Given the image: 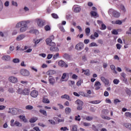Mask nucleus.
Instances as JSON below:
<instances>
[{
    "label": "nucleus",
    "instance_id": "29",
    "mask_svg": "<svg viewBox=\"0 0 131 131\" xmlns=\"http://www.w3.org/2000/svg\"><path fill=\"white\" fill-rule=\"evenodd\" d=\"M37 120V117H33L30 119V122L31 123H34Z\"/></svg>",
    "mask_w": 131,
    "mask_h": 131
},
{
    "label": "nucleus",
    "instance_id": "64",
    "mask_svg": "<svg viewBox=\"0 0 131 131\" xmlns=\"http://www.w3.org/2000/svg\"><path fill=\"white\" fill-rule=\"evenodd\" d=\"M5 109H6V106L0 105V110H5Z\"/></svg>",
    "mask_w": 131,
    "mask_h": 131
},
{
    "label": "nucleus",
    "instance_id": "53",
    "mask_svg": "<svg viewBox=\"0 0 131 131\" xmlns=\"http://www.w3.org/2000/svg\"><path fill=\"white\" fill-rule=\"evenodd\" d=\"M112 34H114L115 35H117V34H118V32H117L116 30H114L112 31Z\"/></svg>",
    "mask_w": 131,
    "mask_h": 131
},
{
    "label": "nucleus",
    "instance_id": "35",
    "mask_svg": "<svg viewBox=\"0 0 131 131\" xmlns=\"http://www.w3.org/2000/svg\"><path fill=\"white\" fill-rule=\"evenodd\" d=\"M90 14L93 17H96V16L98 15V13L96 11H91Z\"/></svg>",
    "mask_w": 131,
    "mask_h": 131
},
{
    "label": "nucleus",
    "instance_id": "3",
    "mask_svg": "<svg viewBox=\"0 0 131 131\" xmlns=\"http://www.w3.org/2000/svg\"><path fill=\"white\" fill-rule=\"evenodd\" d=\"M76 104H77V110H82V106H83V102L82 101L78 99L76 101Z\"/></svg>",
    "mask_w": 131,
    "mask_h": 131
},
{
    "label": "nucleus",
    "instance_id": "8",
    "mask_svg": "<svg viewBox=\"0 0 131 131\" xmlns=\"http://www.w3.org/2000/svg\"><path fill=\"white\" fill-rule=\"evenodd\" d=\"M58 64L59 67H64V68H67V67H68V64H66V63L63 60H60L58 61Z\"/></svg>",
    "mask_w": 131,
    "mask_h": 131
},
{
    "label": "nucleus",
    "instance_id": "17",
    "mask_svg": "<svg viewBox=\"0 0 131 131\" xmlns=\"http://www.w3.org/2000/svg\"><path fill=\"white\" fill-rule=\"evenodd\" d=\"M82 73H84V75H86V76H90V70L87 69L84 70L83 69H82Z\"/></svg>",
    "mask_w": 131,
    "mask_h": 131
},
{
    "label": "nucleus",
    "instance_id": "18",
    "mask_svg": "<svg viewBox=\"0 0 131 131\" xmlns=\"http://www.w3.org/2000/svg\"><path fill=\"white\" fill-rule=\"evenodd\" d=\"M2 60L4 61H10L11 57L9 55H4L2 57Z\"/></svg>",
    "mask_w": 131,
    "mask_h": 131
},
{
    "label": "nucleus",
    "instance_id": "30",
    "mask_svg": "<svg viewBox=\"0 0 131 131\" xmlns=\"http://www.w3.org/2000/svg\"><path fill=\"white\" fill-rule=\"evenodd\" d=\"M27 26L23 27L20 29V32H24L27 30Z\"/></svg>",
    "mask_w": 131,
    "mask_h": 131
},
{
    "label": "nucleus",
    "instance_id": "7",
    "mask_svg": "<svg viewBox=\"0 0 131 131\" xmlns=\"http://www.w3.org/2000/svg\"><path fill=\"white\" fill-rule=\"evenodd\" d=\"M31 97L32 98H37V96H38V91L36 90H33L30 93Z\"/></svg>",
    "mask_w": 131,
    "mask_h": 131
},
{
    "label": "nucleus",
    "instance_id": "15",
    "mask_svg": "<svg viewBox=\"0 0 131 131\" xmlns=\"http://www.w3.org/2000/svg\"><path fill=\"white\" fill-rule=\"evenodd\" d=\"M25 37V35L20 34L16 37V40L17 41H20V40H22V39H24Z\"/></svg>",
    "mask_w": 131,
    "mask_h": 131
},
{
    "label": "nucleus",
    "instance_id": "46",
    "mask_svg": "<svg viewBox=\"0 0 131 131\" xmlns=\"http://www.w3.org/2000/svg\"><path fill=\"white\" fill-rule=\"evenodd\" d=\"M12 61L13 63H19V62H20V59L18 58H14Z\"/></svg>",
    "mask_w": 131,
    "mask_h": 131
},
{
    "label": "nucleus",
    "instance_id": "5",
    "mask_svg": "<svg viewBox=\"0 0 131 131\" xmlns=\"http://www.w3.org/2000/svg\"><path fill=\"white\" fill-rule=\"evenodd\" d=\"M9 81L12 83H17L18 82V78L14 76H11L8 78Z\"/></svg>",
    "mask_w": 131,
    "mask_h": 131
},
{
    "label": "nucleus",
    "instance_id": "44",
    "mask_svg": "<svg viewBox=\"0 0 131 131\" xmlns=\"http://www.w3.org/2000/svg\"><path fill=\"white\" fill-rule=\"evenodd\" d=\"M120 82L119 80L117 79H115L113 80V83H114V84H118Z\"/></svg>",
    "mask_w": 131,
    "mask_h": 131
},
{
    "label": "nucleus",
    "instance_id": "39",
    "mask_svg": "<svg viewBox=\"0 0 131 131\" xmlns=\"http://www.w3.org/2000/svg\"><path fill=\"white\" fill-rule=\"evenodd\" d=\"M67 75L66 73H64L62 74V76L61 78V81H64V80L63 79H65V78H66Z\"/></svg>",
    "mask_w": 131,
    "mask_h": 131
},
{
    "label": "nucleus",
    "instance_id": "33",
    "mask_svg": "<svg viewBox=\"0 0 131 131\" xmlns=\"http://www.w3.org/2000/svg\"><path fill=\"white\" fill-rule=\"evenodd\" d=\"M19 118L20 119L23 120V121H24V122H27V120L26 119V118H25V116H19Z\"/></svg>",
    "mask_w": 131,
    "mask_h": 131
},
{
    "label": "nucleus",
    "instance_id": "50",
    "mask_svg": "<svg viewBox=\"0 0 131 131\" xmlns=\"http://www.w3.org/2000/svg\"><path fill=\"white\" fill-rule=\"evenodd\" d=\"M45 29L46 31H49L51 29V28L50 27V26L47 25L45 27Z\"/></svg>",
    "mask_w": 131,
    "mask_h": 131
},
{
    "label": "nucleus",
    "instance_id": "61",
    "mask_svg": "<svg viewBox=\"0 0 131 131\" xmlns=\"http://www.w3.org/2000/svg\"><path fill=\"white\" fill-rule=\"evenodd\" d=\"M53 58V54H48L47 56V59L50 60V59H52Z\"/></svg>",
    "mask_w": 131,
    "mask_h": 131
},
{
    "label": "nucleus",
    "instance_id": "63",
    "mask_svg": "<svg viewBox=\"0 0 131 131\" xmlns=\"http://www.w3.org/2000/svg\"><path fill=\"white\" fill-rule=\"evenodd\" d=\"M104 97H108V96H109V93L107 91H105L104 93Z\"/></svg>",
    "mask_w": 131,
    "mask_h": 131
},
{
    "label": "nucleus",
    "instance_id": "19",
    "mask_svg": "<svg viewBox=\"0 0 131 131\" xmlns=\"http://www.w3.org/2000/svg\"><path fill=\"white\" fill-rule=\"evenodd\" d=\"M42 102L43 103H45L46 104H49L50 100L47 98V96H43Z\"/></svg>",
    "mask_w": 131,
    "mask_h": 131
},
{
    "label": "nucleus",
    "instance_id": "23",
    "mask_svg": "<svg viewBox=\"0 0 131 131\" xmlns=\"http://www.w3.org/2000/svg\"><path fill=\"white\" fill-rule=\"evenodd\" d=\"M124 126L131 130V124L129 123H125L123 124Z\"/></svg>",
    "mask_w": 131,
    "mask_h": 131
},
{
    "label": "nucleus",
    "instance_id": "22",
    "mask_svg": "<svg viewBox=\"0 0 131 131\" xmlns=\"http://www.w3.org/2000/svg\"><path fill=\"white\" fill-rule=\"evenodd\" d=\"M110 68L113 72V73H115V74H117V71H116L115 66L112 64L110 66Z\"/></svg>",
    "mask_w": 131,
    "mask_h": 131
},
{
    "label": "nucleus",
    "instance_id": "31",
    "mask_svg": "<svg viewBox=\"0 0 131 131\" xmlns=\"http://www.w3.org/2000/svg\"><path fill=\"white\" fill-rule=\"evenodd\" d=\"M27 23H29V22L28 21H21L20 22V25L21 26V27L23 26L25 27V26H27Z\"/></svg>",
    "mask_w": 131,
    "mask_h": 131
},
{
    "label": "nucleus",
    "instance_id": "52",
    "mask_svg": "<svg viewBox=\"0 0 131 131\" xmlns=\"http://www.w3.org/2000/svg\"><path fill=\"white\" fill-rule=\"evenodd\" d=\"M86 120H88V121H92V120H93V117L88 116L86 117Z\"/></svg>",
    "mask_w": 131,
    "mask_h": 131
},
{
    "label": "nucleus",
    "instance_id": "24",
    "mask_svg": "<svg viewBox=\"0 0 131 131\" xmlns=\"http://www.w3.org/2000/svg\"><path fill=\"white\" fill-rule=\"evenodd\" d=\"M65 113L67 114H70L71 113V108L70 107H67L65 108Z\"/></svg>",
    "mask_w": 131,
    "mask_h": 131
},
{
    "label": "nucleus",
    "instance_id": "48",
    "mask_svg": "<svg viewBox=\"0 0 131 131\" xmlns=\"http://www.w3.org/2000/svg\"><path fill=\"white\" fill-rule=\"evenodd\" d=\"M59 58V53H56L55 55L53 56V59L56 60V59Z\"/></svg>",
    "mask_w": 131,
    "mask_h": 131
},
{
    "label": "nucleus",
    "instance_id": "59",
    "mask_svg": "<svg viewBox=\"0 0 131 131\" xmlns=\"http://www.w3.org/2000/svg\"><path fill=\"white\" fill-rule=\"evenodd\" d=\"M3 2H2V1L0 0V12L3 10Z\"/></svg>",
    "mask_w": 131,
    "mask_h": 131
},
{
    "label": "nucleus",
    "instance_id": "11",
    "mask_svg": "<svg viewBox=\"0 0 131 131\" xmlns=\"http://www.w3.org/2000/svg\"><path fill=\"white\" fill-rule=\"evenodd\" d=\"M83 47H84V45L83 43L81 42H80L75 46V49L76 50H81V49H82V48H83Z\"/></svg>",
    "mask_w": 131,
    "mask_h": 131
},
{
    "label": "nucleus",
    "instance_id": "54",
    "mask_svg": "<svg viewBox=\"0 0 131 131\" xmlns=\"http://www.w3.org/2000/svg\"><path fill=\"white\" fill-rule=\"evenodd\" d=\"M8 92L9 93H15V90H14V89H13V88H9L8 89Z\"/></svg>",
    "mask_w": 131,
    "mask_h": 131
},
{
    "label": "nucleus",
    "instance_id": "21",
    "mask_svg": "<svg viewBox=\"0 0 131 131\" xmlns=\"http://www.w3.org/2000/svg\"><path fill=\"white\" fill-rule=\"evenodd\" d=\"M61 99H66L67 100H68V101H71V99H70V97L69 95L67 94H64L61 96Z\"/></svg>",
    "mask_w": 131,
    "mask_h": 131
},
{
    "label": "nucleus",
    "instance_id": "2",
    "mask_svg": "<svg viewBox=\"0 0 131 131\" xmlns=\"http://www.w3.org/2000/svg\"><path fill=\"white\" fill-rule=\"evenodd\" d=\"M108 13L110 14H112L113 16L115 17V18H118L120 16V13L119 12L112 9L109 10Z\"/></svg>",
    "mask_w": 131,
    "mask_h": 131
},
{
    "label": "nucleus",
    "instance_id": "26",
    "mask_svg": "<svg viewBox=\"0 0 131 131\" xmlns=\"http://www.w3.org/2000/svg\"><path fill=\"white\" fill-rule=\"evenodd\" d=\"M85 32L86 35H87V36H89L91 32V29H90V28H86L85 29Z\"/></svg>",
    "mask_w": 131,
    "mask_h": 131
},
{
    "label": "nucleus",
    "instance_id": "4",
    "mask_svg": "<svg viewBox=\"0 0 131 131\" xmlns=\"http://www.w3.org/2000/svg\"><path fill=\"white\" fill-rule=\"evenodd\" d=\"M8 113H11L13 115H17L19 113V110L16 108H9Z\"/></svg>",
    "mask_w": 131,
    "mask_h": 131
},
{
    "label": "nucleus",
    "instance_id": "42",
    "mask_svg": "<svg viewBox=\"0 0 131 131\" xmlns=\"http://www.w3.org/2000/svg\"><path fill=\"white\" fill-rule=\"evenodd\" d=\"M75 120L77 121H80V116L78 115V116H76L75 117Z\"/></svg>",
    "mask_w": 131,
    "mask_h": 131
},
{
    "label": "nucleus",
    "instance_id": "40",
    "mask_svg": "<svg viewBox=\"0 0 131 131\" xmlns=\"http://www.w3.org/2000/svg\"><path fill=\"white\" fill-rule=\"evenodd\" d=\"M51 15H52V17L54 18V19H58L59 18V16H58V15L56 13H52Z\"/></svg>",
    "mask_w": 131,
    "mask_h": 131
},
{
    "label": "nucleus",
    "instance_id": "16",
    "mask_svg": "<svg viewBox=\"0 0 131 131\" xmlns=\"http://www.w3.org/2000/svg\"><path fill=\"white\" fill-rule=\"evenodd\" d=\"M47 75L49 76H51V75H54V74H56V71L55 70H50L47 72Z\"/></svg>",
    "mask_w": 131,
    "mask_h": 131
},
{
    "label": "nucleus",
    "instance_id": "32",
    "mask_svg": "<svg viewBox=\"0 0 131 131\" xmlns=\"http://www.w3.org/2000/svg\"><path fill=\"white\" fill-rule=\"evenodd\" d=\"M16 93H17V94H19V95H23V89L19 88L16 91Z\"/></svg>",
    "mask_w": 131,
    "mask_h": 131
},
{
    "label": "nucleus",
    "instance_id": "62",
    "mask_svg": "<svg viewBox=\"0 0 131 131\" xmlns=\"http://www.w3.org/2000/svg\"><path fill=\"white\" fill-rule=\"evenodd\" d=\"M116 47H117V49H118V50H120V49H121V45L119 43H117L116 45Z\"/></svg>",
    "mask_w": 131,
    "mask_h": 131
},
{
    "label": "nucleus",
    "instance_id": "55",
    "mask_svg": "<svg viewBox=\"0 0 131 131\" xmlns=\"http://www.w3.org/2000/svg\"><path fill=\"white\" fill-rule=\"evenodd\" d=\"M93 129L94 131H99V129L97 128V127L95 125H92Z\"/></svg>",
    "mask_w": 131,
    "mask_h": 131
},
{
    "label": "nucleus",
    "instance_id": "56",
    "mask_svg": "<svg viewBox=\"0 0 131 131\" xmlns=\"http://www.w3.org/2000/svg\"><path fill=\"white\" fill-rule=\"evenodd\" d=\"M60 130L67 131L68 130V128H67V127H62L60 128Z\"/></svg>",
    "mask_w": 131,
    "mask_h": 131
},
{
    "label": "nucleus",
    "instance_id": "41",
    "mask_svg": "<svg viewBox=\"0 0 131 131\" xmlns=\"http://www.w3.org/2000/svg\"><path fill=\"white\" fill-rule=\"evenodd\" d=\"M120 8L124 13H125L126 10H125V7H124V6L123 5H121L120 6Z\"/></svg>",
    "mask_w": 131,
    "mask_h": 131
},
{
    "label": "nucleus",
    "instance_id": "34",
    "mask_svg": "<svg viewBox=\"0 0 131 131\" xmlns=\"http://www.w3.org/2000/svg\"><path fill=\"white\" fill-rule=\"evenodd\" d=\"M90 103H91V104H100V103H101V101L94 100V101H91Z\"/></svg>",
    "mask_w": 131,
    "mask_h": 131
},
{
    "label": "nucleus",
    "instance_id": "38",
    "mask_svg": "<svg viewBox=\"0 0 131 131\" xmlns=\"http://www.w3.org/2000/svg\"><path fill=\"white\" fill-rule=\"evenodd\" d=\"M125 116L128 118H131V113L130 112H126L125 113Z\"/></svg>",
    "mask_w": 131,
    "mask_h": 131
},
{
    "label": "nucleus",
    "instance_id": "37",
    "mask_svg": "<svg viewBox=\"0 0 131 131\" xmlns=\"http://www.w3.org/2000/svg\"><path fill=\"white\" fill-rule=\"evenodd\" d=\"M26 109H27V110H32L33 107L31 105H28L26 106Z\"/></svg>",
    "mask_w": 131,
    "mask_h": 131
},
{
    "label": "nucleus",
    "instance_id": "9",
    "mask_svg": "<svg viewBox=\"0 0 131 131\" xmlns=\"http://www.w3.org/2000/svg\"><path fill=\"white\" fill-rule=\"evenodd\" d=\"M20 72L21 75L24 76H29L30 74L29 71L25 69L21 70Z\"/></svg>",
    "mask_w": 131,
    "mask_h": 131
},
{
    "label": "nucleus",
    "instance_id": "36",
    "mask_svg": "<svg viewBox=\"0 0 131 131\" xmlns=\"http://www.w3.org/2000/svg\"><path fill=\"white\" fill-rule=\"evenodd\" d=\"M89 47L92 48V47H98V45L96 42H92L89 45Z\"/></svg>",
    "mask_w": 131,
    "mask_h": 131
},
{
    "label": "nucleus",
    "instance_id": "60",
    "mask_svg": "<svg viewBox=\"0 0 131 131\" xmlns=\"http://www.w3.org/2000/svg\"><path fill=\"white\" fill-rule=\"evenodd\" d=\"M115 24H119V25H121V24H122V21L121 20H116Z\"/></svg>",
    "mask_w": 131,
    "mask_h": 131
},
{
    "label": "nucleus",
    "instance_id": "6",
    "mask_svg": "<svg viewBox=\"0 0 131 131\" xmlns=\"http://www.w3.org/2000/svg\"><path fill=\"white\" fill-rule=\"evenodd\" d=\"M48 80L50 84H51V85H54L55 83H56V80H55L54 77L52 76H49Z\"/></svg>",
    "mask_w": 131,
    "mask_h": 131
},
{
    "label": "nucleus",
    "instance_id": "10",
    "mask_svg": "<svg viewBox=\"0 0 131 131\" xmlns=\"http://www.w3.org/2000/svg\"><path fill=\"white\" fill-rule=\"evenodd\" d=\"M36 21L37 23L38 26H39V27H42V26H43L45 22H43V20L39 18H37L36 19Z\"/></svg>",
    "mask_w": 131,
    "mask_h": 131
},
{
    "label": "nucleus",
    "instance_id": "12",
    "mask_svg": "<svg viewBox=\"0 0 131 131\" xmlns=\"http://www.w3.org/2000/svg\"><path fill=\"white\" fill-rule=\"evenodd\" d=\"M100 79L102 81V82H104V83L105 84V85H109L110 83L109 80H108V79H106L104 77H101Z\"/></svg>",
    "mask_w": 131,
    "mask_h": 131
},
{
    "label": "nucleus",
    "instance_id": "1",
    "mask_svg": "<svg viewBox=\"0 0 131 131\" xmlns=\"http://www.w3.org/2000/svg\"><path fill=\"white\" fill-rule=\"evenodd\" d=\"M54 39H55V37L53 35H51L49 38L46 39V43L47 46L51 47L50 48V51L51 52H59V48L56 47V43L53 41Z\"/></svg>",
    "mask_w": 131,
    "mask_h": 131
},
{
    "label": "nucleus",
    "instance_id": "43",
    "mask_svg": "<svg viewBox=\"0 0 131 131\" xmlns=\"http://www.w3.org/2000/svg\"><path fill=\"white\" fill-rule=\"evenodd\" d=\"M106 28H107V27L106 26V25H105V24H101V28H100L101 30H105V29H106Z\"/></svg>",
    "mask_w": 131,
    "mask_h": 131
},
{
    "label": "nucleus",
    "instance_id": "14",
    "mask_svg": "<svg viewBox=\"0 0 131 131\" xmlns=\"http://www.w3.org/2000/svg\"><path fill=\"white\" fill-rule=\"evenodd\" d=\"M94 86H96L95 90L96 91L98 90H100V89H101V83L99 81L95 82Z\"/></svg>",
    "mask_w": 131,
    "mask_h": 131
},
{
    "label": "nucleus",
    "instance_id": "58",
    "mask_svg": "<svg viewBox=\"0 0 131 131\" xmlns=\"http://www.w3.org/2000/svg\"><path fill=\"white\" fill-rule=\"evenodd\" d=\"M77 77H78V76H77V75H76V74H73L72 76V78L73 79H77Z\"/></svg>",
    "mask_w": 131,
    "mask_h": 131
},
{
    "label": "nucleus",
    "instance_id": "27",
    "mask_svg": "<svg viewBox=\"0 0 131 131\" xmlns=\"http://www.w3.org/2000/svg\"><path fill=\"white\" fill-rule=\"evenodd\" d=\"M81 11V8L80 7H76L74 9V12L75 13H79Z\"/></svg>",
    "mask_w": 131,
    "mask_h": 131
},
{
    "label": "nucleus",
    "instance_id": "45",
    "mask_svg": "<svg viewBox=\"0 0 131 131\" xmlns=\"http://www.w3.org/2000/svg\"><path fill=\"white\" fill-rule=\"evenodd\" d=\"M14 126L15 125V126H21V123H20V122H18L17 121H16L14 122Z\"/></svg>",
    "mask_w": 131,
    "mask_h": 131
},
{
    "label": "nucleus",
    "instance_id": "47",
    "mask_svg": "<svg viewBox=\"0 0 131 131\" xmlns=\"http://www.w3.org/2000/svg\"><path fill=\"white\" fill-rule=\"evenodd\" d=\"M72 131H77V126L76 125L73 126Z\"/></svg>",
    "mask_w": 131,
    "mask_h": 131
},
{
    "label": "nucleus",
    "instance_id": "13",
    "mask_svg": "<svg viewBox=\"0 0 131 131\" xmlns=\"http://www.w3.org/2000/svg\"><path fill=\"white\" fill-rule=\"evenodd\" d=\"M29 93H30V90L28 88H26L23 89V95L24 96H28L29 95Z\"/></svg>",
    "mask_w": 131,
    "mask_h": 131
},
{
    "label": "nucleus",
    "instance_id": "28",
    "mask_svg": "<svg viewBox=\"0 0 131 131\" xmlns=\"http://www.w3.org/2000/svg\"><path fill=\"white\" fill-rule=\"evenodd\" d=\"M39 112L41 113V114H42L43 115H44V116H48V114H47V111L43 110H40Z\"/></svg>",
    "mask_w": 131,
    "mask_h": 131
},
{
    "label": "nucleus",
    "instance_id": "25",
    "mask_svg": "<svg viewBox=\"0 0 131 131\" xmlns=\"http://www.w3.org/2000/svg\"><path fill=\"white\" fill-rule=\"evenodd\" d=\"M63 57L66 60H70L71 56L69 54L66 53L63 55Z\"/></svg>",
    "mask_w": 131,
    "mask_h": 131
},
{
    "label": "nucleus",
    "instance_id": "49",
    "mask_svg": "<svg viewBox=\"0 0 131 131\" xmlns=\"http://www.w3.org/2000/svg\"><path fill=\"white\" fill-rule=\"evenodd\" d=\"M20 83H22V84H24V85H27V84H28V81H21Z\"/></svg>",
    "mask_w": 131,
    "mask_h": 131
},
{
    "label": "nucleus",
    "instance_id": "57",
    "mask_svg": "<svg viewBox=\"0 0 131 131\" xmlns=\"http://www.w3.org/2000/svg\"><path fill=\"white\" fill-rule=\"evenodd\" d=\"M14 122H15V120L14 119H12L11 120V124H10L11 126H15V124L14 123Z\"/></svg>",
    "mask_w": 131,
    "mask_h": 131
},
{
    "label": "nucleus",
    "instance_id": "51",
    "mask_svg": "<svg viewBox=\"0 0 131 131\" xmlns=\"http://www.w3.org/2000/svg\"><path fill=\"white\" fill-rule=\"evenodd\" d=\"M121 101L119 100V99H115L114 100V104H115L116 105V104H117V103H120Z\"/></svg>",
    "mask_w": 131,
    "mask_h": 131
},
{
    "label": "nucleus",
    "instance_id": "20",
    "mask_svg": "<svg viewBox=\"0 0 131 131\" xmlns=\"http://www.w3.org/2000/svg\"><path fill=\"white\" fill-rule=\"evenodd\" d=\"M5 117H6V116H5L4 114H0V122L1 123H2V122H4L5 121Z\"/></svg>",
    "mask_w": 131,
    "mask_h": 131
}]
</instances>
